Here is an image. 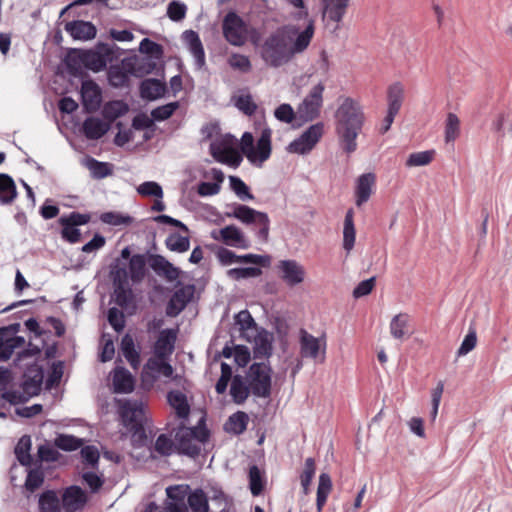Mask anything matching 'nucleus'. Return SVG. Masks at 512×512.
<instances>
[{
    "instance_id": "f257e3e1",
    "label": "nucleus",
    "mask_w": 512,
    "mask_h": 512,
    "mask_svg": "<svg viewBox=\"0 0 512 512\" xmlns=\"http://www.w3.org/2000/svg\"><path fill=\"white\" fill-rule=\"evenodd\" d=\"M313 34V21H309L301 31L296 25L281 26L264 39L260 56L268 66L279 68L290 62L294 55L302 53L309 46Z\"/></svg>"
},
{
    "instance_id": "f03ea898",
    "label": "nucleus",
    "mask_w": 512,
    "mask_h": 512,
    "mask_svg": "<svg viewBox=\"0 0 512 512\" xmlns=\"http://www.w3.org/2000/svg\"><path fill=\"white\" fill-rule=\"evenodd\" d=\"M335 131L343 152L351 154L357 149V136L364 124V114L360 105L347 97L336 111Z\"/></svg>"
},
{
    "instance_id": "7ed1b4c3",
    "label": "nucleus",
    "mask_w": 512,
    "mask_h": 512,
    "mask_svg": "<svg viewBox=\"0 0 512 512\" xmlns=\"http://www.w3.org/2000/svg\"><path fill=\"white\" fill-rule=\"evenodd\" d=\"M122 425L131 435L134 447L141 448L147 445L148 437L145 430L144 405L140 400H125L119 406Z\"/></svg>"
},
{
    "instance_id": "20e7f679",
    "label": "nucleus",
    "mask_w": 512,
    "mask_h": 512,
    "mask_svg": "<svg viewBox=\"0 0 512 512\" xmlns=\"http://www.w3.org/2000/svg\"><path fill=\"white\" fill-rule=\"evenodd\" d=\"M229 211L224 213L227 218H234L254 231L256 239L261 243L268 242L270 218L266 212L256 210L240 203L227 204Z\"/></svg>"
},
{
    "instance_id": "39448f33",
    "label": "nucleus",
    "mask_w": 512,
    "mask_h": 512,
    "mask_svg": "<svg viewBox=\"0 0 512 512\" xmlns=\"http://www.w3.org/2000/svg\"><path fill=\"white\" fill-rule=\"evenodd\" d=\"M271 136L272 130L269 127L263 128L255 146L253 134L247 131L243 133L240 142L241 151L251 164L262 167V164L269 159L272 152Z\"/></svg>"
},
{
    "instance_id": "423d86ee",
    "label": "nucleus",
    "mask_w": 512,
    "mask_h": 512,
    "mask_svg": "<svg viewBox=\"0 0 512 512\" xmlns=\"http://www.w3.org/2000/svg\"><path fill=\"white\" fill-rule=\"evenodd\" d=\"M247 380L255 397L269 398L272 391V368L269 363L254 362L250 365Z\"/></svg>"
},
{
    "instance_id": "0eeeda50",
    "label": "nucleus",
    "mask_w": 512,
    "mask_h": 512,
    "mask_svg": "<svg viewBox=\"0 0 512 512\" xmlns=\"http://www.w3.org/2000/svg\"><path fill=\"white\" fill-rule=\"evenodd\" d=\"M110 276L114 287L115 303L122 308L128 307L133 299V291L129 285L127 267L120 262V259L111 263Z\"/></svg>"
},
{
    "instance_id": "6e6552de",
    "label": "nucleus",
    "mask_w": 512,
    "mask_h": 512,
    "mask_svg": "<svg viewBox=\"0 0 512 512\" xmlns=\"http://www.w3.org/2000/svg\"><path fill=\"white\" fill-rule=\"evenodd\" d=\"M325 86L319 82L314 85L303 101L297 107V118L302 122H310L320 115L323 105V92Z\"/></svg>"
},
{
    "instance_id": "1a4fd4ad",
    "label": "nucleus",
    "mask_w": 512,
    "mask_h": 512,
    "mask_svg": "<svg viewBox=\"0 0 512 512\" xmlns=\"http://www.w3.org/2000/svg\"><path fill=\"white\" fill-rule=\"evenodd\" d=\"M114 49H118L117 45L112 43L99 42L96 49H82L84 67L94 72H100L107 66L108 61H112Z\"/></svg>"
},
{
    "instance_id": "9d476101",
    "label": "nucleus",
    "mask_w": 512,
    "mask_h": 512,
    "mask_svg": "<svg viewBox=\"0 0 512 512\" xmlns=\"http://www.w3.org/2000/svg\"><path fill=\"white\" fill-rule=\"evenodd\" d=\"M323 133L324 124L322 122L312 124L298 138L289 143L287 151L299 155L308 154L322 138Z\"/></svg>"
},
{
    "instance_id": "9b49d317",
    "label": "nucleus",
    "mask_w": 512,
    "mask_h": 512,
    "mask_svg": "<svg viewBox=\"0 0 512 512\" xmlns=\"http://www.w3.org/2000/svg\"><path fill=\"white\" fill-rule=\"evenodd\" d=\"M222 32L226 41L233 46H242L246 41V24L234 10L224 16Z\"/></svg>"
},
{
    "instance_id": "f8f14e48",
    "label": "nucleus",
    "mask_w": 512,
    "mask_h": 512,
    "mask_svg": "<svg viewBox=\"0 0 512 512\" xmlns=\"http://www.w3.org/2000/svg\"><path fill=\"white\" fill-rule=\"evenodd\" d=\"M80 95L85 112L93 113L100 108L102 102V91L94 80L88 77L82 79Z\"/></svg>"
},
{
    "instance_id": "ddd939ff",
    "label": "nucleus",
    "mask_w": 512,
    "mask_h": 512,
    "mask_svg": "<svg viewBox=\"0 0 512 512\" xmlns=\"http://www.w3.org/2000/svg\"><path fill=\"white\" fill-rule=\"evenodd\" d=\"M44 379V368L37 362L31 363L26 366L23 373V380L21 388L29 396H38L41 392V387Z\"/></svg>"
},
{
    "instance_id": "4468645a",
    "label": "nucleus",
    "mask_w": 512,
    "mask_h": 512,
    "mask_svg": "<svg viewBox=\"0 0 512 512\" xmlns=\"http://www.w3.org/2000/svg\"><path fill=\"white\" fill-rule=\"evenodd\" d=\"M300 354L303 358L317 359L322 352L325 355L326 341L308 333L305 329L299 332Z\"/></svg>"
},
{
    "instance_id": "2eb2a0df",
    "label": "nucleus",
    "mask_w": 512,
    "mask_h": 512,
    "mask_svg": "<svg viewBox=\"0 0 512 512\" xmlns=\"http://www.w3.org/2000/svg\"><path fill=\"white\" fill-rule=\"evenodd\" d=\"M277 269L281 279L290 287H294L304 281L305 269L296 260H280Z\"/></svg>"
},
{
    "instance_id": "dca6fc26",
    "label": "nucleus",
    "mask_w": 512,
    "mask_h": 512,
    "mask_svg": "<svg viewBox=\"0 0 512 512\" xmlns=\"http://www.w3.org/2000/svg\"><path fill=\"white\" fill-rule=\"evenodd\" d=\"M190 492V486L179 484L166 488V495L169 499L167 509L169 512H188L186 499Z\"/></svg>"
},
{
    "instance_id": "f3484780",
    "label": "nucleus",
    "mask_w": 512,
    "mask_h": 512,
    "mask_svg": "<svg viewBox=\"0 0 512 512\" xmlns=\"http://www.w3.org/2000/svg\"><path fill=\"white\" fill-rule=\"evenodd\" d=\"M175 451L179 455H185L195 459L201 452V447L193 442V434L188 432L184 426L179 427L175 433Z\"/></svg>"
},
{
    "instance_id": "a211bd4d",
    "label": "nucleus",
    "mask_w": 512,
    "mask_h": 512,
    "mask_svg": "<svg viewBox=\"0 0 512 512\" xmlns=\"http://www.w3.org/2000/svg\"><path fill=\"white\" fill-rule=\"evenodd\" d=\"M168 88L165 82L157 78H146L140 82L139 94L145 101H155L165 97Z\"/></svg>"
},
{
    "instance_id": "6ab92c4d",
    "label": "nucleus",
    "mask_w": 512,
    "mask_h": 512,
    "mask_svg": "<svg viewBox=\"0 0 512 512\" xmlns=\"http://www.w3.org/2000/svg\"><path fill=\"white\" fill-rule=\"evenodd\" d=\"M65 30L74 40L88 41L96 37L97 28L90 21L72 20L65 24Z\"/></svg>"
},
{
    "instance_id": "aec40b11",
    "label": "nucleus",
    "mask_w": 512,
    "mask_h": 512,
    "mask_svg": "<svg viewBox=\"0 0 512 512\" xmlns=\"http://www.w3.org/2000/svg\"><path fill=\"white\" fill-rule=\"evenodd\" d=\"M221 240L227 245L240 249H248L250 241L245 237L243 231L234 224L227 225L220 229Z\"/></svg>"
},
{
    "instance_id": "412c9836",
    "label": "nucleus",
    "mask_w": 512,
    "mask_h": 512,
    "mask_svg": "<svg viewBox=\"0 0 512 512\" xmlns=\"http://www.w3.org/2000/svg\"><path fill=\"white\" fill-rule=\"evenodd\" d=\"M234 325L237 327L239 337L251 342L256 333L257 324L251 313L247 310H241L234 315Z\"/></svg>"
},
{
    "instance_id": "4be33fe9",
    "label": "nucleus",
    "mask_w": 512,
    "mask_h": 512,
    "mask_svg": "<svg viewBox=\"0 0 512 512\" xmlns=\"http://www.w3.org/2000/svg\"><path fill=\"white\" fill-rule=\"evenodd\" d=\"M177 331L175 329H163L155 342L154 353L158 358H168L174 351Z\"/></svg>"
},
{
    "instance_id": "5701e85b",
    "label": "nucleus",
    "mask_w": 512,
    "mask_h": 512,
    "mask_svg": "<svg viewBox=\"0 0 512 512\" xmlns=\"http://www.w3.org/2000/svg\"><path fill=\"white\" fill-rule=\"evenodd\" d=\"M182 38L194 57L196 67L198 69L203 68L205 65V51L199 34L194 30H186L183 32Z\"/></svg>"
},
{
    "instance_id": "b1692460",
    "label": "nucleus",
    "mask_w": 512,
    "mask_h": 512,
    "mask_svg": "<svg viewBox=\"0 0 512 512\" xmlns=\"http://www.w3.org/2000/svg\"><path fill=\"white\" fill-rule=\"evenodd\" d=\"M110 128L109 123L93 116L87 117L82 125L83 133L88 140H98L102 138Z\"/></svg>"
},
{
    "instance_id": "393cba45",
    "label": "nucleus",
    "mask_w": 512,
    "mask_h": 512,
    "mask_svg": "<svg viewBox=\"0 0 512 512\" xmlns=\"http://www.w3.org/2000/svg\"><path fill=\"white\" fill-rule=\"evenodd\" d=\"M82 49L72 48L64 58L67 72L69 75L75 78L85 79L87 74L85 73L83 55L81 54Z\"/></svg>"
},
{
    "instance_id": "a878e982",
    "label": "nucleus",
    "mask_w": 512,
    "mask_h": 512,
    "mask_svg": "<svg viewBox=\"0 0 512 512\" xmlns=\"http://www.w3.org/2000/svg\"><path fill=\"white\" fill-rule=\"evenodd\" d=\"M374 183L375 175L373 173H365L358 177L355 189V203L358 207L362 206L369 200Z\"/></svg>"
},
{
    "instance_id": "bb28decb",
    "label": "nucleus",
    "mask_w": 512,
    "mask_h": 512,
    "mask_svg": "<svg viewBox=\"0 0 512 512\" xmlns=\"http://www.w3.org/2000/svg\"><path fill=\"white\" fill-rule=\"evenodd\" d=\"M135 387V380L125 367H117L113 375V389L115 393H131Z\"/></svg>"
},
{
    "instance_id": "cd10ccee",
    "label": "nucleus",
    "mask_w": 512,
    "mask_h": 512,
    "mask_svg": "<svg viewBox=\"0 0 512 512\" xmlns=\"http://www.w3.org/2000/svg\"><path fill=\"white\" fill-rule=\"evenodd\" d=\"M253 358L254 359H268L273 353L272 337L267 331L263 330L261 333L254 334Z\"/></svg>"
},
{
    "instance_id": "c85d7f7f",
    "label": "nucleus",
    "mask_w": 512,
    "mask_h": 512,
    "mask_svg": "<svg viewBox=\"0 0 512 512\" xmlns=\"http://www.w3.org/2000/svg\"><path fill=\"white\" fill-rule=\"evenodd\" d=\"M146 263L147 259L144 254H134L131 256L128 265V279L130 278L133 284L141 283L146 276Z\"/></svg>"
},
{
    "instance_id": "c756f323",
    "label": "nucleus",
    "mask_w": 512,
    "mask_h": 512,
    "mask_svg": "<svg viewBox=\"0 0 512 512\" xmlns=\"http://www.w3.org/2000/svg\"><path fill=\"white\" fill-rule=\"evenodd\" d=\"M167 401L175 409L180 419H187L190 414V405L187 396L179 390H171L167 393Z\"/></svg>"
},
{
    "instance_id": "7c9ffc66",
    "label": "nucleus",
    "mask_w": 512,
    "mask_h": 512,
    "mask_svg": "<svg viewBox=\"0 0 512 512\" xmlns=\"http://www.w3.org/2000/svg\"><path fill=\"white\" fill-rule=\"evenodd\" d=\"M213 182L202 181L198 184L197 193L202 197L213 196L219 193L221 184L224 181V173L219 168H212Z\"/></svg>"
},
{
    "instance_id": "2f4dec72",
    "label": "nucleus",
    "mask_w": 512,
    "mask_h": 512,
    "mask_svg": "<svg viewBox=\"0 0 512 512\" xmlns=\"http://www.w3.org/2000/svg\"><path fill=\"white\" fill-rule=\"evenodd\" d=\"M86 501L87 497L85 491L77 485L66 488L62 497L64 507L72 508L73 510L81 508Z\"/></svg>"
},
{
    "instance_id": "473e14b6",
    "label": "nucleus",
    "mask_w": 512,
    "mask_h": 512,
    "mask_svg": "<svg viewBox=\"0 0 512 512\" xmlns=\"http://www.w3.org/2000/svg\"><path fill=\"white\" fill-rule=\"evenodd\" d=\"M129 111V105L123 100L107 101L102 108L103 118L111 125L117 118L124 116Z\"/></svg>"
},
{
    "instance_id": "72a5a7b5",
    "label": "nucleus",
    "mask_w": 512,
    "mask_h": 512,
    "mask_svg": "<svg viewBox=\"0 0 512 512\" xmlns=\"http://www.w3.org/2000/svg\"><path fill=\"white\" fill-rule=\"evenodd\" d=\"M409 321L410 316L407 313H399L395 315L389 325L390 334L396 340H404L405 337H409Z\"/></svg>"
},
{
    "instance_id": "f704fd0d",
    "label": "nucleus",
    "mask_w": 512,
    "mask_h": 512,
    "mask_svg": "<svg viewBox=\"0 0 512 512\" xmlns=\"http://www.w3.org/2000/svg\"><path fill=\"white\" fill-rule=\"evenodd\" d=\"M251 388L247 384L244 377L236 374L231 380L230 395L235 404H243L249 396Z\"/></svg>"
},
{
    "instance_id": "c9c22d12",
    "label": "nucleus",
    "mask_w": 512,
    "mask_h": 512,
    "mask_svg": "<svg viewBox=\"0 0 512 512\" xmlns=\"http://www.w3.org/2000/svg\"><path fill=\"white\" fill-rule=\"evenodd\" d=\"M17 195V188L13 178L9 174L0 173V204H11Z\"/></svg>"
},
{
    "instance_id": "e433bc0d",
    "label": "nucleus",
    "mask_w": 512,
    "mask_h": 512,
    "mask_svg": "<svg viewBox=\"0 0 512 512\" xmlns=\"http://www.w3.org/2000/svg\"><path fill=\"white\" fill-rule=\"evenodd\" d=\"M324 14L333 22H340L346 13L348 0H321Z\"/></svg>"
},
{
    "instance_id": "4c0bfd02",
    "label": "nucleus",
    "mask_w": 512,
    "mask_h": 512,
    "mask_svg": "<svg viewBox=\"0 0 512 512\" xmlns=\"http://www.w3.org/2000/svg\"><path fill=\"white\" fill-rule=\"evenodd\" d=\"M248 422V414L243 411H237L229 416L224 424V429L228 433L241 435L246 431Z\"/></svg>"
},
{
    "instance_id": "58836bf2",
    "label": "nucleus",
    "mask_w": 512,
    "mask_h": 512,
    "mask_svg": "<svg viewBox=\"0 0 512 512\" xmlns=\"http://www.w3.org/2000/svg\"><path fill=\"white\" fill-rule=\"evenodd\" d=\"M32 440L29 435H23L17 442L14 453L18 462L25 467L31 466L33 458L31 456Z\"/></svg>"
},
{
    "instance_id": "ea45409f",
    "label": "nucleus",
    "mask_w": 512,
    "mask_h": 512,
    "mask_svg": "<svg viewBox=\"0 0 512 512\" xmlns=\"http://www.w3.org/2000/svg\"><path fill=\"white\" fill-rule=\"evenodd\" d=\"M356 230L354 225V210L349 208L346 211L343 227V248L349 252L355 244Z\"/></svg>"
},
{
    "instance_id": "a19ab883",
    "label": "nucleus",
    "mask_w": 512,
    "mask_h": 512,
    "mask_svg": "<svg viewBox=\"0 0 512 512\" xmlns=\"http://www.w3.org/2000/svg\"><path fill=\"white\" fill-rule=\"evenodd\" d=\"M249 489L253 496H259L265 489L266 478L264 472L255 464L249 467Z\"/></svg>"
},
{
    "instance_id": "79ce46f5",
    "label": "nucleus",
    "mask_w": 512,
    "mask_h": 512,
    "mask_svg": "<svg viewBox=\"0 0 512 512\" xmlns=\"http://www.w3.org/2000/svg\"><path fill=\"white\" fill-rule=\"evenodd\" d=\"M120 350L122 355L133 368H136L140 364V354L137 351L134 340L130 334H125L122 337Z\"/></svg>"
},
{
    "instance_id": "37998d69",
    "label": "nucleus",
    "mask_w": 512,
    "mask_h": 512,
    "mask_svg": "<svg viewBox=\"0 0 512 512\" xmlns=\"http://www.w3.org/2000/svg\"><path fill=\"white\" fill-rule=\"evenodd\" d=\"M86 167L94 179H104L113 173V164L99 161L93 157L86 159Z\"/></svg>"
},
{
    "instance_id": "c03bdc74",
    "label": "nucleus",
    "mask_w": 512,
    "mask_h": 512,
    "mask_svg": "<svg viewBox=\"0 0 512 512\" xmlns=\"http://www.w3.org/2000/svg\"><path fill=\"white\" fill-rule=\"evenodd\" d=\"M404 98L403 86L396 82L392 84L387 92L388 110L391 114H398Z\"/></svg>"
},
{
    "instance_id": "a18cd8bd",
    "label": "nucleus",
    "mask_w": 512,
    "mask_h": 512,
    "mask_svg": "<svg viewBox=\"0 0 512 512\" xmlns=\"http://www.w3.org/2000/svg\"><path fill=\"white\" fill-rule=\"evenodd\" d=\"M166 359L167 358H158L157 356L151 357L147 360L144 368L153 372L155 374L154 378H157L160 374L165 377H171L174 369Z\"/></svg>"
},
{
    "instance_id": "49530a36",
    "label": "nucleus",
    "mask_w": 512,
    "mask_h": 512,
    "mask_svg": "<svg viewBox=\"0 0 512 512\" xmlns=\"http://www.w3.org/2000/svg\"><path fill=\"white\" fill-rule=\"evenodd\" d=\"M107 80L113 88H122L129 85L130 77L119 64L111 65L107 71Z\"/></svg>"
},
{
    "instance_id": "de8ad7c7",
    "label": "nucleus",
    "mask_w": 512,
    "mask_h": 512,
    "mask_svg": "<svg viewBox=\"0 0 512 512\" xmlns=\"http://www.w3.org/2000/svg\"><path fill=\"white\" fill-rule=\"evenodd\" d=\"M99 219L102 223L110 226H129L133 223L134 218L129 214L116 211H107L100 214Z\"/></svg>"
},
{
    "instance_id": "09e8293b",
    "label": "nucleus",
    "mask_w": 512,
    "mask_h": 512,
    "mask_svg": "<svg viewBox=\"0 0 512 512\" xmlns=\"http://www.w3.org/2000/svg\"><path fill=\"white\" fill-rule=\"evenodd\" d=\"M187 504L193 512H208L209 510L208 498L202 489L190 490Z\"/></svg>"
},
{
    "instance_id": "8fccbe9b",
    "label": "nucleus",
    "mask_w": 512,
    "mask_h": 512,
    "mask_svg": "<svg viewBox=\"0 0 512 512\" xmlns=\"http://www.w3.org/2000/svg\"><path fill=\"white\" fill-rule=\"evenodd\" d=\"M40 512H60V501L54 490H46L39 497Z\"/></svg>"
},
{
    "instance_id": "3c124183",
    "label": "nucleus",
    "mask_w": 512,
    "mask_h": 512,
    "mask_svg": "<svg viewBox=\"0 0 512 512\" xmlns=\"http://www.w3.org/2000/svg\"><path fill=\"white\" fill-rule=\"evenodd\" d=\"M57 449L72 452L76 451L83 445V439L69 434H58L54 440Z\"/></svg>"
},
{
    "instance_id": "603ef678",
    "label": "nucleus",
    "mask_w": 512,
    "mask_h": 512,
    "mask_svg": "<svg viewBox=\"0 0 512 512\" xmlns=\"http://www.w3.org/2000/svg\"><path fill=\"white\" fill-rule=\"evenodd\" d=\"M229 186L241 201H249L255 198L249 186L238 176H229Z\"/></svg>"
},
{
    "instance_id": "864d4df0",
    "label": "nucleus",
    "mask_w": 512,
    "mask_h": 512,
    "mask_svg": "<svg viewBox=\"0 0 512 512\" xmlns=\"http://www.w3.org/2000/svg\"><path fill=\"white\" fill-rule=\"evenodd\" d=\"M165 245L170 251L184 253L190 248V239L188 236H182L178 233H171L166 238Z\"/></svg>"
},
{
    "instance_id": "5fc2aeb1",
    "label": "nucleus",
    "mask_w": 512,
    "mask_h": 512,
    "mask_svg": "<svg viewBox=\"0 0 512 512\" xmlns=\"http://www.w3.org/2000/svg\"><path fill=\"white\" fill-rule=\"evenodd\" d=\"M61 225V238L70 244L78 243L81 240V231L78 227L72 225L66 218L58 219Z\"/></svg>"
},
{
    "instance_id": "6e6d98bb",
    "label": "nucleus",
    "mask_w": 512,
    "mask_h": 512,
    "mask_svg": "<svg viewBox=\"0 0 512 512\" xmlns=\"http://www.w3.org/2000/svg\"><path fill=\"white\" fill-rule=\"evenodd\" d=\"M139 51L146 57L162 60L164 55L163 46L149 38H143L139 44Z\"/></svg>"
},
{
    "instance_id": "4d7b16f0",
    "label": "nucleus",
    "mask_w": 512,
    "mask_h": 512,
    "mask_svg": "<svg viewBox=\"0 0 512 512\" xmlns=\"http://www.w3.org/2000/svg\"><path fill=\"white\" fill-rule=\"evenodd\" d=\"M460 134V120L455 113H448L445 121V142L453 143Z\"/></svg>"
},
{
    "instance_id": "13d9d810",
    "label": "nucleus",
    "mask_w": 512,
    "mask_h": 512,
    "mask_svg": "<svg viewBox=\"0 0 512 512\" xmlns=\"http://www.w3.org/2000/svg\"><path fill=\"white\" fill-rule=\"evenodd\" d=\"M262 274V270L259 267L256 266H249V267H237L232 268L227 271V275L229 278L239 281L242 279H248V278H256L259 277Z\"/></svg>"
},
{
    "instance_id": "bf43d9fd",
    "label": "nucleus",
    "mask_w": 512,
    "mask_h": 512,
    "mask_svg": "<svg viewBox=\"0 0 512 512\" xmlns=\"http://www.w3.org/2000/svg\"><path fill=\"white\" fill-rule=\"evenodd\" d=\"M176 290L171 295L176 302H181L184 305H188L192 300L195 293V285L194 284H186L183 285L180 281L176 283Z\"/></svg>"
},
{
    "instance_id": "052dcab7",
    "label": "nucleus",
    "mask_w": 512,
    "mask_h": 512,
    "mask_svg": "<svg viewBox=\"0 0 512 512\" xmlns=\"http://www.w3.org/2000/svg\"><path fill=\"white\" fill-rule=\"evenodd\" d=\"M178 108V101L169 102L152 109L150 115L152 116L154 122H161L169 119Z\"/></svg>"
},
{
    "instance_id": "680f3d73",
    "label": "nucleus",
    "mask_w": 512,
    "mask_h": 512,
    "mask_svg": "<svg viewBox=\"0 0 512 512\" xmlns=\"http://www.w3.org/2000/svg\"><path fill=\"white\" fill-rule=\"evenodd\" d=\"M61 454L49 443L42 444L37 450V462L41 466L42 462H56L59 460Z\"/></svg>"
},
{
    "instance_id": "e2e57ef3",
    "label": "nucleus",
    "mask_w": 512,
    "mask_h": 512,
    "mask_svg": "<svg viewBox=\"0 0 512 512\" xmlns=\"http://www.w3.org/2000/svg\"><path fill=\"white\" fill-rule=\"evenodd\" d=\"M434 154H435L434 150H426V151L411 153L406 160V166L407 167H416V166L428 165L432 161Z\"/></svg>"
},
{
    "instance_id": "0e129e2a",
    "label": "nucleus",
    "mask_w": 512,
    "mask_h": 512,
    "mask_svg": "<svg viewBox=\"0 0 512 512\" xmlns=\"http://www.w3.org/2000/svg\"><path fill=\"white\" fill-rule=\"evenodd\" d=\"M137 192L144 197H155L162 199L163 189L162 186L155 181H145L137 187Z\"/></svg>"
},
{
    "instance_id": "69168bd1",
    "label": "nucleus",
    "mask_w": 512,
    "mask_h": 512,
    "mask_svg": "<svg viewBox=\"0 0 512 512\" xmlns=\"http://www.w3.org/2000/svg\"><path fill=\"white\" fill-rule=\"evenodd\" d=\"M155 451L161 456H170L175 451V442L166 434H160L154 445Z\"/></svg>"
},
{
    "instance_id": "338daca9",
    "label": "nucleus",
    "mask_w": 512,
    "mask_h": 512,
    "mask_svg": "<svg viewBox=\"0 0 512 512\" xmlns=\"http://www.w3.org/2000/svg\"><path fill=\"white\" fill-rule=\"evenodd\" d=\"M235 106L247 116H252L257 110V105L250 93L240 94L236 98Z\"/></svg>"
},
{
    "instance_id": "774afa93",
    "label": "nucleus",
    "mask_w": 512,
    "mask_h": 512,
    "mask_svg": "<svg viewBox=\"0 0 512 512\" xmlns=\"http://www.w3.org/2000/svg\"><path fill=\"white\" fill-rule=\"evenodd\" d=\"M493 129L504 135L506 131L512 130V112H501L493 123Z\"/></svg>"
}]
</instances>
